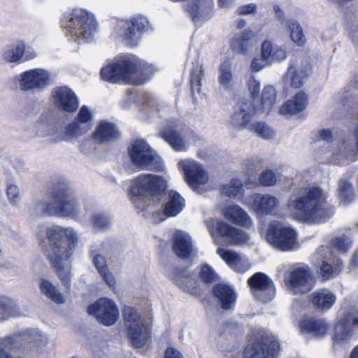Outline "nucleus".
I'll return each mask as SVG.
<instances>
[{
	"label": "nucleus",
	"instance_id": "1",
	"mask_svg": "<svg viewBox=\"0 0 358 358\" xmlns=\"http://www.w3.org/2000/svg\"><path fill=\"white\" fill-rule=\"evenodd\" d=\"M327 194L317 186L300 189L296 195L289 199L287 206L293 211V217L298 221L317 224L325 222L334 213L329 205Z\"/></svg>",
	"mask_w": 358,
	"mask_h": 358
},
{
	"label": "nucleus",
	"instance_id": "2",
	"mask_svg": "<svg viewBox=\"0 0 358 358\" xmlns=\"http://www.w3.org/2000/svg\"><path fill=\"white\" fill-rule=\"evenodd\" d=\"M45 234L50 246L48 259L62 282L69 285L71 267L66 261L72 257L78 246V234L71 227L59 225L48 227Z\"/></svg>",
	"mask_w": 358,
	"mask_h": 358
},
{
	"label": "nucleus",
	"instance_id": "3",
	"mask_svg": "<svg viewBox=\"0 0 358 358\" xmlns=\"http://www.w3.org/2000/svg\"><path fill=\"white\" fill-rule=\"evenodd\" d=\"M155 68L133 55L115 58L100 71L101 79L112 84L141 85L153 74Z\"/></svg>",
	"mask_w": 358,
	"mask_h": 358
},
{
	"label": "nucleus",
	"instance_id": "4",
	"mask_svg": "<svg viewBox=\"0 0 358 358\" xmlns=\"http://www.w3.org/2000/svg\"><path fill=\"white\" fill-rule=\"evenodd\" d=\"M166 188V182L161 176L145 173L136 177L131 186V199L141 211L150 210L158 204Z\"/></svg>",
	"mask_w": 358,
	"mask_h": 358
},
{
	"label": "nucleus",
	"instance_id": "5",
	"mask_svg": "<svg viewBox=\"0 0 358 358\" xmlns=\"http://www.w3.org/2000/svg\"><path fill=\"white\" fill-rule=\"evenodd\" d=\"M297 232L292 227L280 222L269 223L266 234V241L275 249L282 252L293 251L299 248Z\"/></svg>",
	"mask_w": 358,
	"mask_h": 358
},
{
	"label": "nucleus",
	"instance_id": "6",
	"mask_svg": "<svg viewBox=\"0 0 358 358\" xmlns=\"http://www.w3.org/2000/svg\"><path fill=\"white\" fill-rule=\"evenodd\" d=\"M66 27L73 36L89 41L96 29V22L92 14L84 9L77 8L71 13Z\"/></svg>",
	"mask_w": 358,
	"mask_h": 358
},
{
	"label": "nucleus",
	"instance_id": "7",
	"mask_svg": "<svg viewBox=\"0 0 358 358\" xmlns=\"http://www.w3.org/2000/svg\"><path fill=\"white\" fill-rule=\"evenodd\" d=\"M285 283L292 294H303L313 289L315 278L308 266H296L285 273Z\"/></svg>",
	"mask_w": 358,
	"mask_h": 358
},
{
	"label": "nucleus",
	"instance_id": "8",
	"mask_svg": "<svg viewBox=\"0 0 358 358\" xmlns=\"http://www.w3.org/2000/svg\"><path fill=\"white\" fill-rule=\"evenodd\" d=\"M207 227L217 245L222 243V238H227L231 244L236 245L247 244L250 240L247 233L224 221L209 220L207 222Z\"/></svg>",
	"mask_w": 358,
	"mask_h": 358
},
{
	"label": "nucleus",
	"instance_id": "9",
	"mask_svg": "<svg viewBox=\"0 0 358 358\" xmlns=\"http://www.w3.org/2000/svg\"><path fill=\"white\" fill-rule=\"evenodd\" d=\"M124 326L127 336L135 348H141L148 339V330L143 320L132 307H127L124 312Z\"/></svg>",
	"mask_w": 358,
	"mask_h": 358
},
{
	"label": "nucleus",
	"instance_id": "10",
	"mask_svg": "<svg viewBox=\"0 0 358 358\" xmlns=\"http://www.w3.org/2000/svg\"><path fill=\"white\" fill-rule=\"evenodd\" d=\"M349 136L338 143L332 153L327 157V162L336 165H348L358 159V124Z\"/></svg>",
	"mask_w": 358,
	"mask_h": 358
},
{
	"label": "nucleus",
	"instance_id": "11",
	"mask_svg": "<svg viewBox=\"0 0 358 358\" xmlns=\"http://www.w3.org/2000/svg\"><path fill=\"white\" fill-rule=\"evenodd\" d=\"M132 164L140 169L155 170L158 167L159 157L143 139L136 140L129 148Z\"/></svg>",
	"mask_w": 358,
	"mask_h": 358
},
{
	"label": "nucleus",
	"instance_id": "12",
	"mask_svg": "<svg viewBox=\"0 0 358 358\" xmlns=\"http://www.w3.org/2000/svg\"><path fill=\"white\" fill-rule=\"evenodd\" d=\"M178 166L184 173L186 182L192 189L199 193L206 189L209 174L202 164L194 160L185 159L178 162Z\"/></svg>",
	"mask_w": 358,
	"mask_h": 358
},
{
	"label": "nucleus",
	"instance_id": "13",
	"mask_svg": "<svg viewBox=\"0 0 358 358\" xmlns=\"http://www.w3.org/2000/svg\"><path fill=\"white\" fill-rule=\"evenodd\" d=\"M88 313L99 323L110 327L119 319L120 310L116 303L108 298H101L88 306Z\"/></svg>",
	"mask_w": 358,
	"mask_h": 358
},
{
	"label": "nucleus",
	"instance_id": "14",
	"mask_svg": "<svg viewBox=\"0 0 358 358\" xmlns=\"http://www.w3.org/2000/svg\"><path fill=\"white\" fill-rule=\"evenodd\" d=\"M279 350L280 345L275 338L263 333L256 343L245 348L243 358H275Z\"/></svg>",
	"mask_w": 358,
	"mask_h": 358
},
{
	"label": "nucleus",
	"instance_id": "15",
	"mask_svg": "<svg viewBox=\"0 0 358 358\" xmlns=\"http://www.w3.org/2000/svg\"><path fill=\"white\" fill-rule=\"evenodd\" d=\"M93 127V113L86 106H83L76 117L64 129L60 140L78 138L87 133Z\"/></svg>",
	"mask_w": 358,
	"mask_h": 358
},
{
	"label": "nucleus",
	"instance_id": "16",
	"mask_svg": "<svg viewBox=\"0 0 358 358\" xmlns=\"http://www.w3.org/2000/svg\"><path fill=\"white\" fill-rule=\"evenodd\" d=\"M22 91L42 90L52 82L50 73L43 69H34L21 73L15 78Z\"/></svg>",
	"mask_w": 358,
	"mask_h": 358
},
{
	"label": "nucleus",
	"instance_id": "17",
	"mask_svg": "<svg viewBox=\"0 0 358 358\" xmlns=\"http://www.w3.org/2000/svg\"><path fill=\"white\" fill-rule=\"evenodd\" d=\"M353 327L358 328V310L350 309L335 325L332 334L334 344L343 345L349 342L353 336Z\"/></svg>",
	"mask_w": 358,
	"mask_h": 358
},
{
	"label": "nucleus",
	"instance_id": "18",
	"mask_svg": "<svg viewBox=\"0 0 358 358\" xmlns=\"http://www.w3.org/2000/svg\"><path fill=\"white\" fill-rule=\"evenodd\" d=\"M248 284L258 300L267 302L273 299L275 294L274 282L267 275L256 273L249 278Z\"/></svg>",
	"mask_w": 358,
	"mask_h": 358
},
{
	"label": "nucleus",
	"instance_id": "19",
	"mask_svg": "<svg viewBox=\"0 0 358 358\" xmlns=\"http://www.w3.org/2000/svg\"><path fill=\"white\" fill-rule=\"evenodd\" d=\"M245 204L257 215L273 214L280 206V200L269 194H254L245 199Z\"/></svg>",
	"mask_w": 358,
	"mask_h": 358
},
{
	"label": "nucleus",
	"instance_id": "20",
	"mask_svg": "<svg viewBox=\"0 0 358 358\" xmlns=\"http://www.w3.org/2000/svg\"><path fill=\"white\" fill-rule=\"evenodd\" d=\"M185 127L180 122H172L160 131V136L176 151L187 148V140L185 136Z\"/></svg>",
	"mask_w": 358,
	"mask_h": 358
},
{
	"label": "nucleus",
	"instance_id": "21",
	"mask_svg": "<svg viewBox=\"0 0 358 358\" xmlns=\"http://www.w3.org/2000/svg\"><path fill=\"white\" fill-rule=\"evenodd\" d=\"M55 105L59 109L74 112L78 107V99L75 93L68 87H57L52 91Z\"/></svg>",
	"mask_w": 358,
	"mask_h": 358
},
{
	"label": "nucleus",
	"instance_id": "22",
	"mask_svg": "<svg viewBox=\"0 0 358 358\" xmlns=\"http://www.w3.org/2000/svg\"><path fill=\"white\" fill-rule=\"evenodd\" d=\"M54 199L56 202V211H64V214H56V216L78 217V206L67 189H61L55 193Z\"/></svg>",
	"mask_w": 358,
	"mask_h": 358
},
{
	"label": "nucleus",
	"instance_id": "23",
	"mask_svg": "<svg viewBox=\"0 0 358 358\" xmlns=\"http://www.w3.org/2000/svg\"><path fill=\"white\" fill-rule=\"evenodd\" d=\"M255 110L250 101H242L238 109L231 115L229 125L238 130L247 129Z\"/></svg>",
	"mask_w": 358,
	"mask_h": 358
},
{
	"label": "nucleus",
	"instance_id": "24",
	"mask_svg": "<svg viewBox=\"0 0 358 358\" xmlns=\"http://www.w3.org/2000/svg\"><path fill=\"white\" fill-rule=\"evenodd\" d=\"M173 250L178 257L185 259H191L196 253L191 236L182 231L173 236Z\"/></svg>",
	"mask_w": 358,
	"mask_h": 358
},
{
	"label": "nucleus",
	"instance_id": "25",
	"mask_svg": "<svg viewBox=\"0 0 358 358\" xmlns=\"http://www.w3.org/2000/svg\"><path fill=\"white\" fill-rule=\"evenodd\" d=\"M186 9L193 22L206 21L213 15V0H188Z\"/></svg>",
	"mask_w": 358,
	"mask_h": 358
},
{
	"label": "nucleus",
	"instance_id": "26",
	"mask_svg": "<svg viewBox=\"0 0 358 358\" xmlns=\"http://www.w3.org/2000/svg\"><path fill=\"white\" fill-rule=\"evenodd\" d=\"M311 66L307 62L290 65L286 72L285 79L293 88L301 87L305 79L310 74Z\"/></svg>",
	"mask_w": 358,
	"mask_h": 358
},
{
	"label": "nucleus",
	"instance_id": "27",
	"mask_svg": "<svg viewBox=\"0 0 358 358\" xmlns=\"http://www.w3.org/2000/svg\"><path fill=\"white\" fill-rule=\"evenodd\" d=\"M256 38L257 34L253 31L246 29L231 38V48L236 53L246 55L257 45Z\"/></svg>",
	"mask_w": 358,
	"mask_h": 358
},
{
	"label": "nucleus",
	"instance_id": "28",
	"mask_svg": "<svg viewBox=\"0 0 358 358\" xmlns=\"http://www.w3.org/2000/svg\"><path fill=\"white\" fill-rule=\"evenodd\" d=\"M217 254L230 268L236 272L244 273L250 266L248 260L236 252L220 248L217 250Z\"/></svg>",
	"mask_w": 358,
	"mask_h": 358
},
{
	"label": "nucleus",
	"instance_id": "29",
	"mask_svg": "<svg viewBox=\"0 0 358 358\" xmlns=\"http://www.w3.org/2000/svg\"><path fill=\"white\" fill-rule=\"evenodd\" d=\"M224 217L229 221L245 228H251L253 221L248 213L238 205L227 206L223 213Z\"/></svg>",
	"mask_w": 358,
	"mask_h": 358
},
{
	"label": "nucleus",
	"instance_id": "30",
	"mask_svg": "<svg viewBox=\"0 0 358 358\" xmlns=\"http://www.w3.org/2000/svg\"><path fill=\"white\" fill-rule=\"evenodd\" d=\"M213 296L224 310L231 309L236 301L234 291L224 284H217L213 287Z\"/></svg>",
	"mask_w": 358,
	"mask_h": 358
},
{
	"label": "nucleus",
	"instance_id": "31",
	"mask_svg": "<svg viewBox=\"0 0 358 358\" xmlns=\"http://www.w3.org/2000/svg\"><path fill=\"white\" fill-rule=\"evenodd\" d=\"M308 99L303 92H299L280 108L279 112L285 115H293L303 110L308 106Z\"/></svg>",
	"mask_w": 358,
	"mask_h": 358
},
{
	"label": "nucleus",
	"instance_id": "32",
	"mask_svg": "<svg viewBox=\"0 0 358 358\" xmlns=\"http://www.w3.org/2000/svg\"><path fill=\"white\" fill-rule=\"evenodd\" d=\"M173 278L176 283L183 290L189 292L192 295H200L201 290L197 281L186 271L176 270Z\"/></svg>",
	"mask_w": 358,
	"mask_h": 358
},
{
	"label": "nucleus",
	"instance_id": "33",
	"mask_svg": "<svg viewBox=\"0 0 358 358\" xmlns=\"http://www.w3.org/2000/svg\"><path fill=\"white\" fill-rule=\"evenodd\" d=\"M58 128V124L52 116L42 115L35 124L34 134L38 137H47L52 136Z\"/></svg>",
	"mask_w": 358,
	"mask_h": 358
},
{
	"label": "nucleus",
	"instance_id": "34",
	"mask_svg": "<svg viewBox=\"0 0 358 358\" xmlns=\"http://www.w3.org/2000/svg\"><path fill=\"white\" fill-rule=\"evenodd\" d=\"M261 52L262 56L269 64L282 61L287 57V52L283 48L268 41L262 44Z\"/></svg>",
	"mask_w": 358,
	"mask_h": 358
},
{
	"label": "nucleus",
	"instance_id": "35",
	"mask_svg": "<svg viewBox=\"0 0 358 358\" xmlns=\"http://www.w3.org/2000/svg\"><path fill=\"white\" fill-rule=\"evenodd\" d=\"M119 136L115 127L107 122H101L94 132L93 137L99 143H106L114 141Z\"/></svg>",
	"mask_w": 358,
	"mask_h": 358
},
{
	"label": "nucleus",
	"instance_id": "36",
	"mask_svg": "<svg viewBox=\"0 0 358 358\" xmlns=\"http://www.w3.org/2000/svg\"><path fill=\"white\" fill-rule=\"evenodd\" d=\"M300 327L301 331L310 333L315 336L325 335L329 327L324 320L315 318L303 320Z\"/></svg>",
	"mask_w": 358,
	"mask_h": 358
},
{
	"label": "nucleus",
	"instance_id": "37",
	"mask_svg": "<svg viewBox=\"0 0 358 358\" xmlns=\"http://www.w3.org/2000/svg\"><path fill=\"white\" fill-rule=\"evenodd\" d=\"M336 299V296L327 289H322L312 294L313 304L320 310H329L334 304Z\"/></svg>",
	"mask_w": 358,
	"mask_h": 358
},
{
	"label": "nucleus",
	"instance_id": "38",
	"mask_svg": "<svg viewBox=\"0 0 358 358\" xmlns=\"http://www.w3.org/2000/svg\"><path fill=\"white\" fill-rule=\"evenodd\" d=\"M25 52V44L17 41L7 46L2 52L3 59L8 63H19Z\"/></svg>",
	"mask_w": 358,
	"mask_h": 358
},
{
	"label": "nucleus",
	"instance_id": "39",
	"mask_svg": "<svg viewBox=\"0 0 358 358\" xmlns=\"http://www.w3.org/2000/svg\"><path fill=\"white\" fill-rule=\"evenodd\" d=\"M276 103V90L271 86L268 85L263 89L260 105L257 110L262 113H268Z\"/></svg>",
	"mask_w": 358,
	"mask_h": 358
},
{
	"label": "nucleus",
	"instance_id": "40",
	"mask_svg": "<svg viewBox=\"0 0 358 358\" xmlns=\"http://www.w3.org/2000/svg\"><path fill=\"white\" fill-rule=\"evenodd\" d=\"M20 315V308L14 300L0 296V320Z\"/></svg>",
	"mask_w": 358,
	"mask_h": 358
},
{
	"label": "nucleus",
	"instance_id": "41",
	"mask_svg": "<svg viewBox=\"0 0 358 358\" xmlns=\"http://www.w3.org/2000/svg\"><path fill=\"white\" fill-rule=\"evenodd\" d=\"M184 199L176 192H169V200L165 206V210L167 216L173 217L177 215L184 208Z\"/></svg>",
	"mask_w": 358,
	"mask_h": 358
},
{
	"label": "nucleus",
	"instance_id": "42",
	"mask_svg": "<svg viewBox=\"0 0 358 358\" xmlns=\"http://www.w3.org/2000/svg\"><path fill=\"white\" fill-rule=\"evenodd\" d=\"M41 292L45 294L48 299L57 303H64V298L60 294L57 287H55L50 281L46 279H41L40 282Z\"/></svg>",
	"mask_w": 358,
	"mask_h": 358
},
{
	"label": "nucleus",
	"instance_id": "43",
	"mask_svg": "<svg viewBox=\"0 0 358 358\" xmlns=\"http://www.w3.org/2000/svg\"><path fill=\"white\" fill-rule=\"evenodd\" d=\"M219 83L225 90L230 89L234 84L231 64L229 60L222 62L219 67Z\"/></svg>",
	"mask_w": 358,
	"mask_h": 358
},
{
	"label": "nucleus",
	"instance_id": "44",
	"mask_svg": "<svg viewBox=\"0 0 358 358\" xmlns=\"http://www.w3.org/2000/svg\"><path fill=\"white\" fill-rule=\"evenodd\" d=\"M117 33L123 41L131 45H134L139 39L138 31L129 22H122L118 26Z\"/></svg>",
	"mask_w": 358,
	"mask_h": 358
},
{
	"label": "nucleus",
	"instance_id": "45",
	"mask_svg": "<svg viewBox=\"0 0 358 358\" xmlns=\"http://www.w3.org/2000/svg\"><path fill=\"white\" fill-rule=\"evenodd\" d=\"M34 212L39 216H56V214H64V211H56L55 200L54 202L49 200L37 202L34 207Z\"/></svg>",
	"mask_w": 358,
	"mask_h": 358
},
{
	"label": "nucleus",
	"instance_id": "46",
	"mask_svg": "<svg viewBox=\"0 0 358 358\" xmlns=\"http://www.w3.org/2000/svg\"><path fill=\"white\" fill-rule=\"evenodd\" d=\"M338 185V195L340 201L343 204L352 202L355 199L352 185L345 180H340Z\"/></svg>",
	"mask_w": 358,
	"mask_h": 358
},
{
	"label": "nucleus",
	"instance_id": "47",
	"mask_svg": "<svg viewBox=\"0 0 358 358\" xmlns=\"http://www.w3.org/2000/svg\"><path fill=\"white\" fill-rule=\"evenodd\" d=\"M221 192L231 198L241 196L244 193L242 181L237 178L231 179L229 183L222 186Z\"/></svg>",
	"mask_w": 358,
	"mask_h": 358
},
{
	"label": "nucleus",
	"instance_id": "48",
	"mask_svg": "<svg viewBox=\"0 0 358 358\" xmlns=\"http://www.w3.org/2000/svg\"><path fill=\"white\" fill-rule=\"evenodd\" d=\"M287 27L292 41L299 45H303L306 41V38L299 23L296 20H291L288 22Z\"/></svg>",
	"mask_w": 358,
	"mask_h": 358
},
{
	"label": "nucleus",
	"instance_id": "49",
	"mask_svg": "<svg viewBox=\"0 0 358 358\" xmlns=\"http://www.w3.org/2000/svg\"><path fill=\"white\" fill-rule=\"evenodd\" d=\"M352 240L346 236H341L333 238L331 241L332 249L336 250L339 253H345L352 245Z\"/></svg>",
	"mask_w": 358,
	"mask_h": 358
},
{
	"label": "nucleus",
	"instance_id": "50",
	"mask_svg": "<svg viewBox=\"0 0 358 358\" xmlns=\"http://www.w3.org/2000/svg\"><path fill=\"white\" fill-rule=\"evenodd\" d=\"M251 129L257 135L264 139H271L275 136L274 131L264 122H260L254 124Z\"/></svg>",
	"mask_w": 358,
	"mask_h": 358
},
{
	"label": "nucleus",
	"instance_id": "51",
	"mask_svg": "<svg viewBox=\"0 0 358 358\" xmlns=\"http://www.w3.org/2000/svg\"><path fill=\"white\" fill-rule=\"evenodd\" d=\"M279 176L273 170L266 169L259 176V182L264 187L274 186L278 180Z\"/></svg>",
	"mask_w": 358,
	"mask_h": 358
},
{
	"label": "nucleus",
	"instance_id": "52",
	"mask_svg": "<svg viewBox=\"0 0 358 358\" xmlns=\"http://www.w3.org/2000/svg\"><path fill=\"white\" fill-rule=\"evenodd\" d=\"M203 76V70L201 67L197 66L192 71L191 76V90L192 96L194 98L196 92L199 94L201 92L200 82Z\"/></svg>",
	"mask_w": 358,
	"mask_h": 358
},
{
	"label": "nucleus",
	"instance_id": "53",
	"mask_svg": "<svg viewBox=\"0 0 358 358\" xmlns=\"http://www.w3.org/2000/svg\"><path fill=\"white\" fill-rule=\"evenodd\" d=\"M331 263H328L326 261H323L322 263L320 268V275L324 280L334 278L341 272V268H333Z\"/></svg>",
	"mask_w": 358,
	"mask_h": 358
},
{
	"label": "nucleus",
	"instance_id": "54",
	"mask_svg": "<svg viewBox=\"0 0 358 358\" xmlns=\"http://www.w3.org/2000/svg\"><path fill=\"white\" fill-rule=\"evenodd\" d=\"M91 223L95 230L103 231L106 230L110 226V220L101 214H96L93 215L91 219Z\"/></svg>",
	"mask_w": 358,
	"mask_h": 358
},
{
	"label": "nucleus",
	"instance_id": "55",
	"mask_svg": "<svg viewBox=\"0 0 358 358\" xmlns=\"http://www.w3.org/2000/svg\"><path fill=\"white\" fill-rule=\"evenodd\" d=\"M199 275L201 279L206 283H210L218 279L217 274L207 264L202 266Z\"/></svg>",
	"mask_w": 358,
	"mask_h": 358
},
{
	"label": "nucleus",
	"instance_id": "56",
	"mask_svg": "<svg viewBox=\"0 0 358 358\" xmlns=\"http://www.w3.org/2000/svg\"><path fill=\"white\" fill-rule=\"evenodd\" d=\"M136 99L138 105H146L149 107H154L155 102L154 99L148 94H141L138 96L130 94L127 97V101H131Z\"/></svg>",
	"mask_w": 358,
	"mask_h": 358
},
{
	"label": "nucleus",
	"instance_id": "57",
	"mask_svg": "<svg viewBox=\"0 0 358 358\" xmlns=\"http://www.w3.org/2000/svg\"><path fill=\"white\" fill-rule=\"evenodd\" d=\"M7 194L10 201L14 204H18L20 201V192L17 186L10 185L7 188Z\"/></svg>",
	"mask_w": 358,
	"mask_h": 358
},
{
	"label": "nucleus",
	"instance_id": "58",
	"mask_svg": "<svg viewBox=\"0 0 358 358\" xmlns=\"http://www.w3.org/2000/svg\"><path fill=\"white\" fill-rule=\"evenodd\" d=\"M236 13L240 15H255L257 13V6L251 3L239 6Z\"/></svg>",
	"mask_w": 358,
	"mask_h": 358
},
{
	"label": "nucleus",
	"instance_id": "59",
	"mask_svg": "<svg viewBox=\"0 0 358 358\" xmlns=\"http://www.w3.org/2000/svg\"><path fill=\"white\" fill-rule=\"evenodd\" d=\"M93 263L99 273L103 272L108 268L106 265V260L102 255H95L93 258Z\"/></svg>",
	"mask_w": 358,
	"mask_h": 358
},
{
	"label": "nucleus",
	"instance_id": "60",
	"mask_svg": "<svg viewBox=\"0 0 358 358\" xmlns=\"http://www.w3.org/2000/svg\"><path fill=\"white\" fill-rule=\"evenodd\" d=\"M106 283L112 289H114L116 285V280L109 269H106L103 272L99 273Z\"/></svg>",
	"mask_w": 358,
	"mask_h": 358
},
{
	"label": "nucleus",
	"instance_id": "61",
	"mask_svg": "<svg viewBox=\"0 0 358 358\" xmlns=\"http://www.w3.org/2000/svg\"><path fill=\"white\" fill-rule=\"evenodd\" d=\"M129 22L135 28L138 34L143 32L145 29L148 24L146 19L142 17H136Z\"/></svg>",
	"mask_w": 358,
	"mask_h": 358
},
{
	"label": "nucleus",
	"instance_id": "62",
	"mask_svg": "<svg viewBox=\"0 0 358 358\" xmlns=\"http://www.w3.org/2000/svg\"><path fill=\"white\" fill-rule=\"evenodd\" d=\"M244 165L248 171H253L261 167L262 161L257 157L250 158L244 162Z\"/></svg>",
	"mask_w": 358,
	"mask_h": 358
},
{
	"label": "nucleus",
	"instance_id": "63",
	"mask_svg": "<svg viewBox=\"0 0 358 358\" xmlns=\"http://www.w3.org/2000/svg\"><path fill=\"white\" fill-rule=\"evenodd\" d=\"M269 64L266 60L261 55L259 58H254L252 61L250 68L253 71H259L266 65Z\"/></svg>",
	"mask_w": 358,
	"mask_h": 358
},
{
	"label": "nucleus",
	"instance_id": "64",
	"mask_svg": "<svg viewBox=\"0 0 358 358\" xmlns=\"http://www.w3.org/2000/svg\"><path fill=\"white\" fill-rule=\"evenodd\" d=\"M248 88L252 96L255 98L259 93L261 88L260 83L257 80L252 78L248 82Z\"/></svg>",
	"mask_w": 358,
	"mask_h": 358
}]
</instances>
